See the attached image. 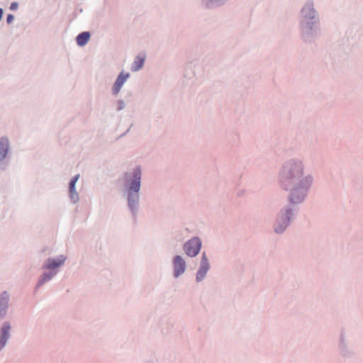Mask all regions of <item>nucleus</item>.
<instances>
[{"mask_svg": "<svg viewBox=\"0 0 363 363\" xmlns=\"http://www.w3.org/2000/svg\"><path fill=\"white\" fill-rule=\"evenodd\" d=\"M302 170L295 167L291 171L284 170L281 176V184L286 190H291L290 201L293 203L301 202L304 197V189L311 183V179L307 177L301 179Z\"/></svg>", "mask_w": 363, "mask_h": 363, "instance_id": "obj_1", "label": "nucleus"}, {"mask_svg": "<svg viewBox=\"0 0 363 363\" xmlns=\"http://www.w3.org/2000/svg\"><path fill=\"white\" fill-rule=\"evenodd\" d=\"M128 182V203L130 208H133L138 203V194L140 188L141 170L139 168L134 169L132 174L125 175Z\"/></svg>", "mask_w": 363, "mask_h": 363, "instance_id": "obj_2", "label": "nucleus"}, {"mask_svg": "<svg viewBox=\"0 0 363 363\" xmlns=\"http://www.w3.org/2000/svg\"><path fill=\"white\" fill-rule=\"evenodd\" d=\"M201 242L198 238H194L184 245V251L189 257L196 256L201 249Z\"/></svg>", "mask_w": 363, "mask_h": 363, "instance_id": "obj_3", "label": "nucleus"}, {"mask_svg": "<svg viewBox=\"0 0 363 363\" xmlns=\"http://www.w3.org/2000/svg\"><path fill=\"white\" fill-rule=\"evenodd\" d=\"M208 269L209 264L205 253H203L201 261V267L196 274V280L198 281H201L205 277Z\"/></svg>", "mask_w": 363, "mask_h": 363, "instance_id": "obj_4", "label": "nucleus"}, {"mask_svg": "<svg viewBox=\"0 0 363 363\" xmlns=\"http://www.w3.org/2000/svg\"><path fill=\"white\" fill-rule=\"evenodd\" d=\"M185 262L180 256H176L174 259V275L176 277L184 273L185 270Z\"/></svg>", "mask_w": 363, "mask_h": 363, "instance_id": "obj_5", "label": "nucleus"}, {"mask_svg": "<svg viewBox=\"0 0 363 363\" xmlns=\"http://www.w3.org/2000/svg\"><path fill=\"white\" fill-rule=\"evenodd\" d=\"M79 177H80V175L79 174L75 175L71 179V181L69 184V191L70 198L74 202L77 201L78 199H79L78 194L75 191V184H76V182H77V180L79 179Z\"/></svg>", "mask_w": 363, "mask_h": 363, "instance_id": "obj_6", "label": "nucleus"}, {"mask_svg": "<svg viewBox=\"0 0 363 363\" xmlns=\"http://www.w3.org/2000/svg\"><path fill=\"white\" fill-rule=\"evenodd\" d=\"M129 77V74H124L123 73H121L120 75L118 77L114 85H113V91L115 94H117L122 86L123 85V84L125 83V82L126 81V79L128 78Z\"/></svg>", "mask_w": 363, "mask_h": 363, "instance_id": "obj_7", "label": "nucleus"}, {"mask_svg": "<svg viewBox=\"0 0 363 363\" xmlns=\"http://www.w3.org/2000/svg\"><path fill=\"white\" fill-rule=\"evenodd\" d=\"M9 330L10 325L9 324H5L0 330V350L5 345L6 340L9 338Z\"/></svg>", "mask_w": 363, "mask_h": 363, "instance_id": "obj_8", "label": "nucleus"}, {"mask_svg": "<svg viewBox=\"0 0 363 363\" xmlns=\"http://www.w3.org/2000/svg\"><path fill=\"white\" fill-rule=\"evenodd\" d=\"M9 140L6 138L0 139V159H4L9 150Z\"/></svg>", "mask_w": 363, "mask_h": 363, "instance_id": "obj_9", "label": "nucleus"}, {"mask_svg": "<svg viewBox=\"0 0 363 363\" xmlns=\"http://www.w3.org/2000/svg\"><path fill=\"white\" fill-rule=\"evenodd\" d=\"M65 262L64 258L49 259L47 263V269L55 271V269L61 266Z\"/></svg>", "mask_w": 363, "mask_h": 363, "instance_id": "obj_10", "label": "nucleus"}, {"mask_svg": "<svg viewBox=\"0 0 363 363\" xmlns=\"http://www.w3.org/2000/svg\"><path fill=\"white\" fill-rule=\"evenodd\" d=\"M90 39V33L89 32H82L77 37V43L79 46L85 45Z\"/></svg>", "mask_w": 363, "mask_h": 363, "instance_id": "obj_11", "label": "nucleus"}, {"mask_svg": "<svg viewBox=\"0 0 363 363\" xmlns=\"http://www.w3.org/2000/svg\"><path fill=\"white\" fill-rule=\"evenodd\" d=\"M145 56H138L133 64L132 70L134 72L138 71L143 66L145 62Z\"/></svg>", "mask_w": 363, "mask_h": 363, "instance_id": "obj_12", "label": "nucleus"}, {"mask_svg": "<svg viewBox=\"0 0 363 363\" xmlns=\"http://www.w3.org/2000/svg\"><path fill=\"white\" fill-rule=\"evenodd\" d=\"M289 218L285 219L283 220V224L281 225H279V224L277 223L275 225L274 230L277 233H281L283 230L286 228L289 223Z\"/></svg>", "mask_w": 363, "mask_h": 363, "instance_id": "obj_13", "label": "nucleus"}, {"mask_svg": "<svg viewBox=\"0 0 363 363\" xmlns=\"http://www.w3.org/2000/svg\"><path fill=\"white\" fill-rule=\"evenodd\" d=\"M13 16L12 14H9L6 18V21L8 23H11L13 21Z\"/></svg>", "mask_w": 363, "mask_h": 363, "instance_id": "obj_14", "label": "nucleus"}, {"mask_svg": "<svg viewBox=\"0 0 363 363\" xmlns=\"http://www.w3.org/2000/svg\"><path fill=\"white\" fill-rule=\"evenodd\" d=\"M18 8V4L16 2H13L11 4L10 9L11 10H16Z\"/></svg>", "mask_w": 363, "mask_h": 363, "instance_id": "obj_15", "label": "nucleus"}]
</instances>
